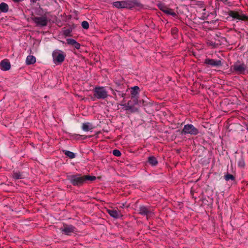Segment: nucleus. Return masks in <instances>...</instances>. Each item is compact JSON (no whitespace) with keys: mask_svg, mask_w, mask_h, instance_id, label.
<instances>
[{"mask_svg":"<svg viewBox=\"0 0 248 248\" xmlns=\"http://www.w3.org/2000/svg\"><path fill=\"white\" fill-rule=\"evenodd\" d=\"M67 179L74 186H81L88 181H93L96 179L94 176L82 175L81 174H76L67 176Z\"/></svg>","mask_w":248,"mask_h":248,"instance_id":"obj_1","label":"nucleus"},{"mask_svg":"<svg viewBox=\"0 0 248 248\" xmlns=\"http://www.w3.org/2000/svg\"><path fill=\"white\" fill-rule=\"evenodd\" d=\"M247 65L240 61H237L231 66L230 70L232 72L237 75H245L247 70Z\"/></svg>","mask_w":248,"mask_h":248,"instance_id":"obj_2","label":"nucleus"},{"mask_svg":"<svg viewBox=\"0 0 248 248\" xmlns=\"http://www.w3.org/2000/svg\"><path fill=\"white\" fill-rule=\"evenodd\" d=\"M93 91L94 96L98 99H104L108 96V92L104 87H96Z\"/></svg>","mask_w":248,"mask_h":248,"instance_id":"obj_3","label":"nucleus"},{"mask_svg":"<svg viewBox=\"0 0 248 248\" xmlns=\"http://www.w3.org/2000/svg\"><path fill=\"white\" fill-rule=\"evenodd\" d=\"M199 133V130L191 124L185 125L183 130L181 131L182 135L190 134L196 135Z\"/></svg>","mask_w":248,"mask_h":248,"instance_id":"obj_4","label":"nucleus"},{"mask_svg":"<svg viewBox=\"0 0 248 248\" xmlns=\"http://www.w3.org/2000/svg\"><path fill=\"white\" fill-rule=\"evenodd\" d=\"M228 15L233 19L248 21V16L244 15L241 11H235L229 10L228 12Z\"/></svg>","mask_w":248,"mask_h":248,"instance_id":"obj_5","label":"nucleus"},{"mask_svg":"<svg viewBox=\"0 0 248 248\" xmlns=\"http://www.w3.org/2000/svg\"><path fill=\"white\" fill-rule=\"evenodd\" d=\"M53 62L55 64L62 63L65 59V55L62 50L56 49L52 52Z\"/></svg>","mask_w":248,"mask_h":248,"instance_id":"obj_6","label":"nucleus"},{"mask_svg":"<svg viewBox=\"0 0 248 248\" xmlns=\"http://www.w3.org/2000/svg\"><path fill=\"white\" fill-rule=\"evenodd\" d=\"M32 20L35 23L36 26L40 27L46 26L48 22L47 17L45 15L33 17Z\"/></svg>","mask_w":248,"mask_h":248,"instance_id":"obj_7","label":"nucleus"},{"mask_svg":"<svg viewBox=\"0 0 248 248\" xmlns=\"http://www.w3.org/2000/svg\"><path fill=\"white\" fill-rule=\"evenodd\" d=\"M76 228L72 225H67L64 224L63 227L61 228L60 230L65 235H69L71 233L74 232Z\"/></svg>","mask_w":248,"mask_h":248,"instance_id":"obj_8","label":"nucleus"},{"mask_svg":"<svg viewBox=\"0 0 248 248\" xmlns=\"http://www.w3.org/2000/svg\"><path fill=\"white\" fill-rule=\"evenodd\" d=\"M139 214L142 216H146L147 219L149 217L154 214L153 212L148 207L143 205L139 207Z\"/></svg>","mask_w":248,"mask_h":248,"instance_id":"obj_9","label":"nucleus"},{"mask_svg":"<svg viewBox=\"0 0 248 248\" xmlns=\"http://www.w3.org/2000/svg\"><path fill=\"white\" fill-rule=\"evenodd\" d=\"M204 63L210 65L212 66L218 67L222 65L221 61L220 60H216L214 59L207 58L204 61Z\"/></svg>","mask_w":248,"mask_h":248,"instance_id":"obj_10","label":"nucleus"},{"mask_svg":"<svg viewBox=\"0 0 248 248\" xmlns=\"http://www.w3.org/2000/svg\"><path fill=\"white\" fill-rule=\"evenodd\" d=\"M108 214L112 217L115 218H119L123 217V215L119 210L115 209H108Z\"/></svg>","mask_w":248,"mask_h":248,"instance_id":"obj_11","label":"nucleus"},{"mask_svg":"<svg viewBox=\"0 0 248 248\" xmlns=\"http://www.w3.org/2000/svg\"><path fill=\"white\" fill-rule=\"evenodd\" d=\"M11 68L10 63L8 59H4L0 62V68L2 71L9 70Z\"/></svg>","mask_w":248,"mask_h":248,"instance_id":"obj_12","label":"nucleus"},{"mask_svg":"<svg viewBox=\"0 0 248 248\" xmlns=\"http://www.w3.org/2000/svg\"><path fill=\"white\" fill-rule=\"evenodd\" d=\"M158 7L162 12L166 14L171 15L173 17L177 16V14L175 12H173L172 9L168 8L166 6L161 4L159 5Z\"/></svg>","mask_w":248,"mask_h":248,"instance_id":"obj_13","label":"nucleus"},{"mask_svg":"<svg viewBox=\"0 0 248 248\" xmlns=\"http://www.w3.org/2000/svg\"><path fill=\"white\" fill-rule=\"evenodd\" d=\"M127 5V9H131L134 6L140 7L141 6L140 3L137 0H128L126 1Z\"/></svg>","mask_w":248,"mask_h":248,"instance_id":"obj_14","label":"nucleus"},{"mask_svg":"<svg viewBox=\"0 0 248 248\" xmlns=\"http://www.w3.org/2000/svg\"><path fill=\"white\" fill-rule=\"evenodd\" d=\"M113 5L118 9L127 8L126 1H115L113 3Z\"/></svg>","mask_w":248,"mask_h":248,"instance_id":"obj_15","label":"nucleus"},{"mask_svg":"<svg viewBox=\"0 0 248 248\" xmlns=\"http://www.w3.org/2000/svg\"><path fill=\"white\" fill-rule=\"evenodd\" d=\"M93 128L92 124L90 123H83L82 125V129L84 131H89Z\"/></svg>","mask_w":248,"mask_h":248,"instance_id":"obj_16","label":"nucleus"},{"mask_svg":"<svg viewBox=\"0 0 248 248\" xmlns=\"http://www.w3.org/2000/svg\"><path fill=\"white\" fill-rule=\"evenodd\" d=\"M36 62V58L32 55H29L27 56L26 62L27 65H31Z\"/></svg>","mask_w":248,"mask_h":248,"instance_id":"obj_17","label":"nucleus"},{"mask_svg":"<svg viewBox=\"0 0 248 248\" xmlns=\"http://www.w3.org/2000/svg\"><path fill=\"white\" fill-rule=\"evenodd\" d=\"M8 5L6 3L1 2L0 4V12L6 13L8 12Z\"/></svg>","mask_w":248,"mask_h":248,"instance_id":"obj_18","label":"nucleus"},{"mask_svg":"<svg viewBox=\"0 0 248 248\" xmlns=\"http://www.w3.org/2000/svg\"><path fill=\"white\" fill-rule=\"evenodd\" d=\"M148 161L149 163L152 166H155L158 163L156 158L154 156H149L148 157Z\"/></svg>","mask_w":248,"mask_h":248,"instance_id":"obj_19","label":"nucleus"},{"mask_svg":"<svg viewBox=\"0 0 248 248\" xmlns=\"http://www.w3.org/2000/svg\"><path fill=\"white\" fill-rule=\"evenodd\" d=\"M140 91V88L138 86H135L132 88L131 91V97H135L137 96L139 94V92Z\"/></svg>","mask_w":248,"mask_h":248,"instance_id":"obj_20","label":"nucleus"},{"mask_svg":"<svg viewBox=\"0 0 248 248\" xmlns=\"http://www.w3.org/2000/svg\"><path fill=\"white\" fill-rule=\"evenodd\" d=\"M63 152L64 153L65 155L68 156L70 159H73L75 157V154L71 151L63 150Z\"/></svg>","mask_w":248,"mask_h":248,"instance_id":"obj_21","label":"nucleus"},{"mask_svg":"<svg viewBox=\"0 0 248 248\" xmlns=\"http://www.w3.org/2000/svg\"><path fill=\"white\" fill-rule=\"evenodd\" d=\"M123 105L124 106V110H130V109L132 108V101L129 100L128 101L127 104Z\"/></svg>","mask_w":248,"mask_h":248,"instance_id":"obj_22","label":"nucleus"},{"mask_svg":"<svg viewBox=\"0 0 248 248\" xmlns=\"http://www.w3.org/2000/svg\"><path fill=\"white\" fill-rule=\"evenodd\" d=\"M224 179L226 181H229L230 180L234 181L235 180V177L231 174L227 173L224 176Z\"/></svg>","mask_w":248,"mask_h":248,"instance_id":"obj_23","label":"nucleus"},{"mask_svg":"<svg viewBox=\"0 0 248 248\" xmlns=\"http://www.w3.org/2000/svg\"><path fill=\"white\" fill-rule=\"evenodd\" d=\"M238 165L239 166V167H241V168H244L245 166V161H244V160L243 158H241L238 162Z\"/></svg>","mask_w":248,"mask_h":248,"instance_id":"obj_24","label":"nucleus"},{"mask_svg":"<svg viewBox=\"0 0 248 248\" xmlns=\"http://www.w3.org/2000/svg\"><path fill=\"white\" fill-rule=\"evenodd\" d=\"M71 31H72V30L70 29H67L64 30L63 31V34L65 36H71L70 33H71Z\"/></svg>","mask_w":248,"mask_h":248,"instance_id":"obj_25","label":"nucleus"},{"mask_svg":"<svg viewBox=\"0 0 248 248\" xmlns=\"http://www.w3.org/2000/svg\"><path fill=\"white\" fill-rule=\"evenodd\" d=\"M81 25L82 28L84 29H88L89 28V23L86 21H83L82 22Z\"/></svg>","mask_w":248,"mask_h":248,"instance_id":"obj_26","label":"nucleus"},{"mask_svg":"<svg viewBox=\"0 0 248 248\" xmlns=\"http://www.w3.org/2000/svg\"><path fill=\"white\" fill-rule=\"evenodd\" d=\"M76 40L73 39L68 38L66 39V42L68 45L73 46L76 42Z\"/></svg>","mask_w":248,"mask_h":248,"instance_id":"obj_27","label":"nucleus"},{"mask_svg":"<svg viewBox=\"0 0 248 248\" xmlns=\"http://www.w3.org/2000/svg\"><path fill=\"white\" fill-rule=\"evenodd\" d=\"M25 177V175L23 173V172H16V179H23Z\"/></svg>","mask_w":248,"mask_h":248,"instance_id":"obj_28","label":"nucleus"},{"mask_svg":"<svg viewBox=\"0 0 248 248\" xmlns=\"http://www.w3.org/2000/svg\"><path fill=\"white\" fill-rule=\"evenodd\" d=\"M113 154L116 156H120L121 155V152L117 149L114 150L113 151Z\"/></svg>","mask_w":248,"mask_h":248,"instance_id":"obj_29","label":"nucleus"},{"mask_svg":"<svg viewBox=\"0 0 248 248\" xmlns=\"http://www.w3.org/2000/svg\"><path fill=\"white\" fill-rule=\"evenodd\" d=\"M73 46H74V47L76 49H79L80 47V44L77 41H76V42L75 43L74 45Z\"/></svg>","mask_w":248,"mask_h":248,"instance_id":"obj_30","label":"nucleus"},{"mask_svg":"<svg viewBox=\"0 0 248 248\" xmlns=\"http://www.w3.org/2000/svg\"><path fill=\"white\" fill-rule=\"evenodd\" d=\"M131 99L133 100V102H134V104H138V97L137 96L135 97H131Z\"/></svg>","mask_w":248,"mask_h":248,"instance_id":"obj_31","label":"nucleus"},{"mask_svg":"<svg viewBox=\"0 0 248 248\" xmlns=\"http://www.w3.org/2000/svg\"><path fill=\"white\" fill-rule=\"evenodd\" d=\"M129 110L130 111L131 113H133V112L138 111V109L137 108H133V106H132V108L130 109Z\"/></svg>","mask_w":248,"mask_h":248,"instance_id":"obj_32","label":"nucleus"},{"mask_svg":"<svg viewBox=\"0 0 248 248\" xmlns=\"http://www.w3.org/2000/svg\"><path fill=\"white\" fill-rule=\"evenodd\" d=\"M118 93L119 95L121 96L122 97H124L125 95V93H121V92H119V91H118Z\"/></svg>","mask_w":248,"mask_h":248,"instance_id":"obj_33","label":"nucleus"},{"mask_svg":"<svg viewBox=\"0 0 248 248\" xmlns=\"http://www.w3.org/2000/svg\"><path fill=\"white\" fill-rule=\"evenodd\" d=\"M21 182V181H19L18 182H16V185H19V183Z\"/></svg>","mask_w":248,"mask_h":248,"instance_id":"obj_34","label":"nucleus"},{"mask_svg":"<svg viewBox=\"0 0 248 248\" xmlns=\"http://www.w3.org/2000/svg\"><path fill=\"white\" fill-rule=\"evenodd\" d=\"M13 1L16 2V0H13Z\"/></svg>","mask_w":248,"mask_h":248,"instance_id":"obj_35","label":"nucleus"}]
</instances>
